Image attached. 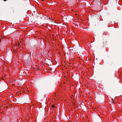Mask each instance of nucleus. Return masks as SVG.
<instances>
[{"mask_svg": "<svg viewBox=\"0 0 122 122\" xmlns=\"http://www.w3.org/2000/svg\"><path fill=\"white\" fill-rule=\"evenodd\" d=\"M1 41V39H0V42Z\"/></svg>", "mask_w": 122, "mask_h": 122, "instance_id": "4", "label": "nucleus"}, {"mask_svg": "<svg viewBox=\"0 0 122 122\" xmlns=\"http://www.w3.org/2000/svg\"><path fill=\"white\" fill-rule=\"evenodd\" d=\"M17 45H14V47H13L12 49L14 51V52H13V53H16V49H17V48H16V47L17 46Z\"/></svg>", "mask_w": 122, "mask_h": 122, "instance_id": "1", "label": "nucleus"}, {"mask_svg": "<svg viewBox=\"0 0 122 122\" xmlns=\"http://www.w3.org/2000/svg\"><path fill=\"white\" fill-rule=\"evenodd\" d=\"M54 99L55 100H55H55V101H57L58 100V98H57L56 99H55V98H54Z\"/></svg>", "mask_w": 122, "mask_h": 122, "instance_id": "2", "label": "nucleus"}, {"mask_svg": "<svg viewBox=\"0 0 122 122\" xmlns=\"http://www.w3.org/2000/svg\"><path fill=\"white\" fill-rule=\"evenodd\" d=\"M4 38V36H2V38L3 39Z\"/></svg>", "mask_w": 122, "mask_h": 122, "instance_id": "3", "label": "nucleus"}, {"mask_svg": "<svg viewBox=\"0 0 122 122\" xmlns=\"http://www.w3.org/2000/svg\"><path fill=\"white\" fill-rule=\"evenodd\" d=\"M18 46H19V45H20V44H18Z\"/></svg>", "mask_w": 122, "mask_h": 122, "instance_id": "5", "label": "nucleus"}]
</instances>
